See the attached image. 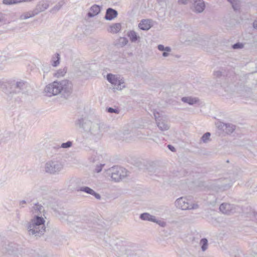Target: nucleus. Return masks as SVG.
Wrapping results in <instances>:
<instances>
[{"label":"nucleus","mask_w":257,"mask_h":257,"mask_svg":"<svg viewBox=\"0 0 257 257\" xmlns=\"http://www.w3.org/2000/svg\"><path fill=\"white\" fill-rule=\"evenodd\" d=\"M106 111L110 113L118 114L119 109L118 108H112L110 107H106Z\"/></svg>","instance_id":"c756f323"},{"label":"nucleus","mask_w":257,"mask_h":257,"mask_svg":"<svg viewBox=\"0 0 257 257\" xmlns=\"http://www.w3.org/2000/svg\"><path fill=\"white\" fill-rule=\"evenodd\" d=\"M238 206L228 203H223L219 206L220 211L223 214L231 215L236 212Z\"/></svg>","instance_id":"9b49d317"},{"label":"nucleus","mask_w":257,"mask_h":257,"mask_svg":"<svg viewBox=\"0 0 257 257\" xmlns=\"http://www.w3.org/2000/svg\"><path fill=\"white\" fill-rule=\"evenodd\" d=\"M124 82L123 81H122L121 80H118V82L116 83V86H117L116 88L117 89H121V84H123Z\"/></svg>","instance_id":"37998d69"},{"label":"nucleus","mask_w":257,"mask_h":257,"mask_svg":"<svg viewBox=\"0 0 257 257\" xmlns=\"http://www.w3.org/2000/svg\"><path fill=\"white\" fill-rule=\"evenodd\" d=\"M227 1L230 3L234 11L240 9V2L239 0H227Z\"/></svg>","instance_id":"5701e85b"},{"label":"nucleus","mask_w":257,"mask_h":257,"mask_svg":"<svg viewBox=\"0 0 257 257\" xmlns=\"http://www.w3.org/2000/svg\"><path fill=\"white\" fill-rule=\"evenodd\" d=\"M158 49L160 51L171 52V49L170 47H165L163 45L160 44L158 46Z\"/></svg>","instance_id":"2f4dec72"},{"label":"nucleus","mask_w":257,"mask_h":257,"mask_svg":"<svg viewBox=\"0 0 257 257\" xmlns=\"http://www.w3.org/2000/svg\"><path fill=\"white\" fill-rule=\"evenodd\" d=\"M252 251L257 254V242H255L252 244Z\"/></svg>","instance_id":"79ce46f5"},{"label":"nucleus","mask_w":257,"mask_h":257,"mask_svg":"<svg viewBox=\"0 0 257 257\" xmlns=\"http://www.w3.org/2000/svg\"><path fill=\"white\" fill-rule=\"evenodd\" d=\"M101 9V7L94 5L90 8L89 11L87 13V16L88 18H92L97 15H98Z\"/></svg>","instance_id":"dca6fc26"},{"label":"nucleus","mask_w":257,"mask_h":257,"mask_svg":"<svg viewBox=\"0 0 257 257\" xmlns=\"http://www.w3.org/2000/svg\"><path fill=\"white\" fill-rule=\"evenodd\" d=\"M49 6V2L47 0H42L39 1L37 4L35 8L33 10L34 13L38 15L41 12L45 11Z\"/></svg>","instance_id":"f8f14e48"},{"label":"nucleus","mask_w":257,"mask_h":257,"mask_svg":"<svg viewBox=\"0 0 257 257\" xmlns=\"http://www.w3.org/2000/svg\"><path fill=\"white\" fill-rule=\"evenodd\" d=\"M78 191L84 192L87 194H90L95 197L98 200L101 199V196L98 193H96L93 189L87 186H82L79 188L77 190Z\"/></svg>","instance_id":"ddd939ff"},{"label":"nucleus","mask_w":257,"mask_h":257,"mask_svg":"<svg viewBox=\"0 0 257 257\" xmlns=\"http://www.w3.org/2000/svg\"><path fill=\"white\" fill-rule=\"evenodd\" d=\"M121 39L122 40V41L121 42V43H122V44L123 45H125L127 44V43L128 42L127 39L126 38H121Z\"/></svg>","instance_id":"49530a36"},{"label":"nucleus","mask_w":257,"mask_h":257,"mask_svg":"<svg viewBox=\"0 0 257 257\" xmlns=\"http://www.w3.org/2000/svg\"><path fill=\"white\" fill-rule=\"evenodd\" d=\"M188 0H178V3L181 4H187Z\"/></svg>","instance_id":"09e8293b"},{"label":"nucleus","mask_w":257,"mask_h":257,"mask_svg":"<svg viewBox=\"0 0 257 257\" xmlns=\"http://www.w3.org/2000/svg\"><path fill=\"white\" fill-rule=\"evenodd\" d=\"M55 57L56 58V60H54L55 57H53L52 60V65L54 67H56L60 63V56L59 53H56L55 54Z\"/></svg>","instance_id":"cd10ccee"},{"label":"nucleus","mask_w":257,"mask_h":257,"mask_svg":"<svg viewBox=\"0 0 257 257\" xmlns=\"http://www.w3.org/2000/svg\"><path fill=\"white\" fill-rule=\"evenodd\" d=\"M151 214L149 213H143L140 214V218L142 220L149 221Z\"/></svg>","instance_id":"473e14b6"},{"label":"nucleus","mask_w":257,"mask_h":257,"mask_svg":"<svg viewBox=\"0 0 257 257\" xmlns=\"http://www.w3.org/2000/svg\"><path fill=\"white\" fill-rule=\"evenodd\" d=\"M199 244L201 246V250L203 251H205L207 249L208 246V241L207 239L206 238H201Z\"/></svg>","instance_id":"393cba45"},{"label":"nucleus","mask_w":257,"mask_h":257,"mask_svg":"<svg viewBox=\"0 0 257 257\" xmlns=\"http://www.w3.org/2000/svg\"><path fill=\"white\" fill-rule=\"evenodd\" d=\"M33 208L35 211V213H41L44 210L43 206L41 204H39L38 203H35L34 206L33 207Z\"/></svg>","instance_id":"bb28decb"},{"label":"nucleus","mask_w":257,"mask_h":257,"mask_svg":"<svg viewBox=\"0 0 257 257\" xmlns=\"http://www.w3.org/2000/svg\"><path fill=\"white\" fill-rule=\"evenodd\" d=\"M153 114L156 121L157 125L162 131L168 130L170 126L167 124L166 117L164 116L159 112L154 110Z\"/></svg>","instance_id":"1a4fd4ad"},{"label":"nucleus","mask_w":257,"mask_h":257,"mask_svg":"<svg viewBox=\"0 0 257 257\" xmlns=\"http://www.w3.org/2000/svg\"><path fill=\"white\" fill-rule=\"evenodd\" d=\"M253 27L254 29H257V19L253 22Z\"/></svg>","instance_id":"603ef678"},{"label":"nucleus","mask_w":257,"mask_h":257,"mask_svg":"<svg viewBox=\"0 0 257 257\" xmlns=\"http://www.w3.org/2000/svg\"><path fill=\"white\" fill-rule=\"evenodd\" d=\"M128 251H129L128 250H126V254H128H128H130L128 252Z\"/></svg>","instance_id":"6e6d98bb"},{"label":"nucleus","mask_w":257,"mask_h":257,"mask_svg":"<svg viewBox=\"0 0 257 257\" xmlns=\"http://www.w3.org/2000/svg\"><path fill=\"white\" fill-rule=\"evenodd\" d=\"M169 52L163 51V52L162 53V56L164 57H166L168 56L169 55Z\"/></svg>","instance_id":"3c124183"},{"label":"nucleus","mask_w":257,"mask_h":257,"mask_svg":"<svg viewBox=\"0 0 257 257\" xmlns=\"http://www.w3.org/2000/svg\"><path fill=\"white\" fill-rule=\"evenodd\" d=\"M106 79L109 82L114 86H116V83L118 82L117 77L111 73H108L107 74Z\"/></svg>","instance_id":"4be33fe9"},{"label":"nucleus","mask_w":257,"mask_h":257,"mask_svg":"<svg viewBox=\"0 0 257 257\" xmlns=\"http://www.w3.org/2000/svg\"><path fill=\"white\" fill-rule=\"evenodd\" d=\"M63 168L62 162L58 160H51L47 162L45 165L46 172L55 174L58 173Z\"/></svg>","instance_id":"6e6552de"},{"label":"nucleus","mask_w":257,"mask_h":257,"mask_svg":"<svg viewBox=\"0 0 257 257\" xmlns=\"http://www.w3.org/2000/svg\"><path fill=\"white\" fill-rule=\"evenodd\" d=\"M106 174L115 182H118L127 176L126 170L117 166H114L108 169L106 171Z\"/></svg>","instance_id":"0eeeda50"},{"label":"nucleus","mask_w":257,"mask_h":257,"mask_svg":"<svg viewBox=\"0 0 257 257\" xmlns=\"http://www.w3.org/2000/svg\"><path fill=\"white\" fill-rule=\"evenodd\" d=\"M181 100L183 102L187 103L189 105H193L199 101L198 98L196 97L193 98L191 97H183L181 98Z\"/></svg>","instance_id":"a211bd4d"},{"label":"nucleus","mask_w":257,"mask_h":257,"mask_svg":"<svg viewBox=\"0 0 257 257\" xmlns=\"http://www.w3.org/2000/svg\"><path fill=\"white\" fill-rule=\"evenodd\" d=\"M72 142L70 141H68L66 143H63L61 145V148L64 149H68L72 147Z\"/></svg>","instance_id":"c9c22d12"},{"label":"nucleus","mask_w":257,"mask_h":257,"mask_svg":"<svg viewBox=\"0 0 257 257\" xmlns=\"http://www.w3.org/2000/svg\"><path fill=\"white\" fill-rule=\"evenodd\" d=\"M5 15L0 13V22L3 21L5 19Z\"/></svg>","instance_id":"de8ad7c7"},{"label":"nucleus","mask_w":257,"mask_h":257,"mask_svg":"<svg viewBox=\"0 0 257 257\" xmlns=\"http://www.w3.org/2000/svg\"><path fill=\"white\" fill-rule=\"evenodd\" d=\"M6 60L5 56L0 55V61L3 62Z\"/></svg>","instance_id":"8fccbe9b"},{"label":"nucleus","mask_w":257,"mask_h":257,"mask_svg":"<svg viewBox=\"0 0 257 257\" xmlns=\"http://www.w3.org/2000/svg\"><path fill=\"white\" fill-rule=\"evenodd\" d=\"M152 27L151 21L148 19H144L141 21L139 24V28L144 31L149 30Z\"/></svg>","instance_id":"f3484780"},{"label":"nucleus","mask_w":257,"mask_h":257,"mask_svg":"<svg viewBox=\"0 0 257 257\" xmlns=\"http://www.w3.org/2000/svg\"><path fill=\"white\" fill-rule=\"evenodd\" d=\"M28 83L23 80L9 82L0 81V88L7 95L13 97L14 94H24L28 91Z\"/></svg>","instance_id":"7ed1b4c3"},{"label":"nucleus","mask_w":257,"mask_h":257,"mask_svg":"<svg viewBox=\"0 0 257 257\" xmlns=\"http://www.w3.org/2000/svg\"><path fill=\"white\" fill-rule=\"evenodd\" d=\"M210 136L209 132H206L202 136L201 139L203 143H207L209 140Z\"/></svg>","instance_id":"7c9ffc66"},{"label":"nucleus","mask_w":257,"mask_h":257,"mask_svg":"<svg viewBox=\"0 0 257 257\" xmlns=\"http://www.w3.org/2000/svg\"><path fill=\"white\" fill-rule=\"evenodd\" d=\"M121 28V25L120 23H115L109 27L108 31L111 33L116 34L119 32Z\"/></svg>","instance_id":"aec40b11"},{"label":"nucleus","mask_w":257,"mask_h":257,"mask_svg":"<svg viewBox=\"0 0 257 257\" xmlns=\"http://www.w3.org/2000/svg\"><path fill=\"white\" fill-rule=\"evenodd\" d=\"M51 66H50V65H43V72H44V75H43V78H44L45 77V74L46 73H48L50 69H51Z\"/></svg>","instance_id":"f704fd0d"},{"label":"nucleus","mask_w":257,"mask_h":257,"mask_svg":"<svg viewBox=\"0 0 257 257\" xmlns=\"http://www.w3.org/2000/svg\"><path fill=\"white\" fill-rule=\"evenodd\" d=\"M167 148L172 152H175L176 151L175 147L171 145H168L167 146Z\"/></svg>","instance_id":"c03bdc74"},{"label":"nucleus","mask_w":257,"mask_h":257,"mask_svg":"<svg viewBox=\"0 0 257 257\" xmlns=\"http://www.w3.org/2000/svg\"><path fill=\"white\" fill-rule=\"evenodd\" d=\"M35 16H36V14H35V13H34V10H33L32 11H29L24 13L23 14L21 15L20 19L21 20H26L30 18L33 17Z\"/></svg>","instance_id":"b1692460"},{"label":"nucleus","mask_w":257,"mask_h":257,"mask_svg":"<svg viewBox=\"0 0 257 257\" xmlns=\"http://www.w3.org/2000/svg\"><path fill=\"white\" fill-rule=\"evenodd\" d=\"M231 47L233 49H240L243 47V44L242 43L237 42L232 45Z\"/></svg>","instance_id":"e433bc0d"},{"label":"nucleus","mask_w":257,"mask_h":257,"mask_svg":"<svg viewBox=\"0 0 257 257\" xmlns=\"http://www.w3.org/2000/svg\"><path fill=\"white\" fill-rule=\"evenodd\" d=\"M226 127H225V133L226 134H230L235 130V125L230 123H226Z\"/></svg>","instance_id":"a878e982"},{"label":"nucleus","mask_w":257,"mask_h":257,"mask_svg":"<svg viewBox=\"0 0 257 257\" xmlns=\"http://www.w3.org/2000/svg\"><path fill=\"white\" fill-rule=\"evenodd\" d=\"M253 216H254V219H255V223L257 225V213L256 212H254L253 213Z\"/></svg>","instance_id":"864d4df0"},{"label":"nucleus","mask_w":257,"mask_h":257,"mask_svg":"<svg viewBox=\"0 0 257 257\" xmlns=\"http://www.w3.org/2000/svg\"><path fill=\"white\" fill-rule=\"evenodd\" d=\"M127 36L129 37L132 42H136L140 38V36L135 31H130L127 33Z\"/></svg>","instance_id":"412c9836"},{"label":"nucleus","mask_w":257,"mask_h":257,"mask_svg":"<svg viewBox=\"0 0 257 257\" xmlns=\"http://www.w3.org/2000/svg\"><path fill=\"white\" fill-rule=\"evenodd\" d=\"M155 223L159 224L161 227H164L166 225V223L165 221L157 219H156V221Z\"/></svg>","instance_id":"ea45409f"},{"label":"nucleus","mask_w":257,"mask_h":257,"mask_svg":"<svg viewBox=\"0 0 257 257\" xmlns=\"http://www.w3.org/2000/svg\"><path fill=\"white\" fill-rule=\"evenodd\" d=\"M156 219L157 218L155 216L151 215L149 221L153 222H155L156 221Z\"/></svg>","instance_id":"a18cd8bd"},{"label":"nucleus","mask_w":257,"mask_h":257,"mask_svg":"<svg viewBox=\"0 0 257 257\" xmlns=\"http://www.w3.org/2000/svg\"><path fill=\"white\" fill-rule=\"evenodd\" d=\"M234 257H239V256H237L236 254H235Z\"/></svg>","instance_id":"4d7b16f0"},{"label":"nucleus","mask_w":257,"mask_h":257,"mask_svg":"<svg viewBox=\"0 0 257 257\" xmlns=\"http://www.w3.org/2000/svg\"><path fill=\"white\" fill-rule=\"evenodd\" d=\"M73 85L71 81L64 79L61 81H54L53 82L47 85L44 91L46 95L49 97L61 94L62 96L67 99L72 92Z\"/></svg>","instance_id":"f03ea898"},{"label":"nucleus","mask_w":257,"mask_h":257,"mask_svg":"<svg viewBox=\"0 0 257 257\" xmlns=\"http://www.w3.org/2000/svg\"><path fill=\"white\" fill-rule=\"evenodd\" d=\"M117 15L118 12L116 10L111 8H108L106 9L104 19L108 21H111L117 17Z\"/></svg>","instance_id":"4468645a"},{"label":"nucleus","mask_w":257,"mask_h":257,"mask_svg":"<svg viewBox=\"0 0 257 257\" xmlns=\"http://www.w3.org/2000/svg\"><path fill=\"white\" fill-rule=\"evenodd\" d=\"M214 76L216 78H220L222 76H224V75H223L222 72L220 71H216L214 72Z\"/></svg>","instance_id":"58836bf2"},{"label":"nucleus","mask_w":257,"mask_h":257,"mask_svg":"<svg viewBox=\"0 0 257 257\" xmlns=\"http://www.w3.org/2000/svg\"><path fill=\"white\" fill-rule=\"evenodd\" d=\"M256 190H255V191H257V187H256ZM253 191H255V190H254Z\"/></svg>","instance_id":"bf43d9fd"},{"label":"nucleus","mask_w":257,"mask_h":257,"mask_svg":"<svg viewBox=\"0 0 257 257\" xmlns=\"http://www.w3.org/2000/svg\"><path fill=\"white\" fill-rule=\"evenodd\" d=\"M66 73V71L64 69H59L57 72L53 74L54 76L57 77L63 76Z\"/></svg>","instance_id":"72a5a7b5"},{"label":"nucleus","mask_w":257,"mask_h":257,"mask_svg":"<svg viewBox=\"0 0 257 257\" xmlns=\"http://www.w3.org/2000/svg\"><path fill=\"white\" fill-rule=\"evenodd\" d=\"M45 222V219L42 216L35 215L27 224L26 227L29 234L37 237L44 234L46 231Z\"/></svg>","instance_id":"20e7f679"},{"label":"nucleus","mask_w":257,"mask_h":257,"mask_svg":"<svg viewBox=\"0 0 257 257\" xmlns=\"http://www.w3.org/2000/svg\"><path fill=\"white\" fill-rule=\"evenodd\" d=\"M75 125L83 130L86 138L96 142L102 137L105 125L102 123H93L86 118H80L76 120Z\"/></svg>","instance_id":"f257e3e1"},{"label":"nucleus","mask_w":257,"mask_h":257,"mask_svg":"<svg viewBox=\"0 0 257 257\" xmlns=\"http://www.w3.org/2000/svg\"><path fill=\"white\" fill-rule=\"evenodd\" d=\"M239 178L238 174H233L232 176L228 178H219L214 181V184L217 189L221 190H225L229 189L235 181Z\"/></svg>","instance_id":"423d86ee"},{"label":"nucleus","mask_w":257,"mask_h":257,"mask_svg":"<svg viewBox=\"0 0 257 257\" xmlns=\"http://www.w3.org/2000/svg\"><path fill=\"white\" fill-rule=\"evenodd\" d=\"M226 123L222 122H219L218 123L217 127L219 130L222 131L223 132H225V127H226Z\"/></svg>","instance_id":"4c0bfd02"},{"label":"nucleus","mask_w":257,"mask_h":257,"mask_svg":"<svg viewBox=\"0 0 257 257\" xmlns=\"http://www.w3.org/2000/svg\"><path fill=\"white\" fill-rule=\"evenodd\" d=\"M26 201L25 200H22L20 202V205H21L22 204H26Z\"/></svg>","instance_id":"5fc2aeb1"},{"label":"nucleus","mask_w":257,"mask_h":257,"mask_svg":"<svg viewBox=\"0 0 257 257\" xmlns=\"http://www.w3.org/2000/svg\"><path fill=\"white\" fill-rule=\"evenodd\" d=\"M175 205L178 208L182 210L196 209L198 207L197 204H190L187 199L184 197L177 199L175 201Z\"/></svg>","instance_id":"9d476101"},{"label":"nucleus","mask_w":257,"mask_h":257,"mask_svg":"<svg viewBox=\"0 0 257 257\" xmlns=\"http://www.w3.org/2000/svg\"><path fill=\"white\" fill-rule=\"evenodd\" d=\"M75 222L77 223V226L82 229H93L96 231L97 233L100 234L98 235L100 238L101 237V236L103 235L102 233H104V229H102L99 232L97 230V229H99L100 225L97 223L95 218L92 216H76L75 218Z\"/></svg>","instance_id":"39448f33"},{"label":"nucleus","mask_w":257,"mask_h":257,"mask_svg":"<svg viewBox=\"0 0 257 257\" xmlns=\"http://www.w3.org/2000/svg\"><path fill=\"white\" fill-rule=\"evenodd\" d=\"M64 4V3L63 2H59L57 4H56L51 10V13H55L57 11H58L63 6V5Z\"/></svg>","instance_id":"c85d7f7f"},{"label":"nucleus","mask_w":257,"mask_h":257,"mask_svg":"<svg viewBox=\"0 0 257 257\" xmlns=\"http://www.w3.org/2000/svg\"><path fill=\"white\" fill-rule=\"evenodd\" d=\"M162 1V0H157V1H158V2H161V1Z\"/></svg>","instance_id":"13d9d810"},{"label":"nucleus","mask_w":257,"mask_h":257,"mask_svg":"<svg viewBox=\"0 0 257 257\" xmlns=\"http://www.w3.org/2000/svg\"><path fill=\"white\" fill-rule=\"evenodd\" d=\"M35 0H3V4L6 5H12L23 2H31Z\"/></svg>","instance_id":"6ab92c4d"},{"label":"nucleus","mask_w":257,"mask_h":257,"mask_svg":"<svg viewBox=\"0 0 257 257\" xmlns=\"http://www.w3.org/2000/svg\"><path fill=\"white\" fill-rule=\"evenodd\" d=\"M104 166V164H100L99 165H97L95 168V172L97 173H99L101 171L102 169V167Z\"/></svg>","instance_id":"a19ab883"},{"label":"nucleus","mask_w":257,"mask_h":257,"mask_svg":"<svg viewBox=\"0 0 257 257\" xmlns=\"http://www.w3.org/2000/svg\"><path fill=\"white\" fill-rule=\"evenodd\" d=\"M205 8V3L203 0H195L194 1V11L200 13L202 12Z\"/></svg>","instance_id":"2eb2a0df"}]
</instances>
